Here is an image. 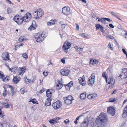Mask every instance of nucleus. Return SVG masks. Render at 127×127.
<instances>
[{
    "instance_id": "1a4fd4ad",
    "label": "nucleus",
    "mask_w": 127,
    "mask_h": 127,
    "mask_svg": "<svg viewBox=\"0 0 127 127\" xmlns=\"http://www.w3.org/2000/svg\"><path fill=\"white\" fill-rule=\"evenodd\" d=\"M91 78L89 79L88 82V85L90 86H92L95 82V76L94 74H92L91 76Z\"/></svg>"
},
{
    "instance_id": "338daca9",
    "label": "nucleus",
    "mask_w": 127,
    "mask_h": 127,
    "mask_svg": "<svg viewBox=\"0 0 127 127\" xmlns=\"http://www.w3.org/2000/svg\"><path fill=\"white\" fill-rule=\"evenodd\" d=\"M3 95L4 97H5L6 95V92H5V90L3 92Z\"/></svg>"
},
{
    "instance_id": "680f3d73",
    "label": "nucleus",
    "mask_w": 127,
    "mask_h": 127,
    "mask_svg": "<svg viewBox=\"0 0 127 127\" xmlns=\"http://www.w3.org/2000/svg\"><path fill=\"white\" fill-rule=\"evenodd\" d=\"M56 22L55 20H50V22L53 23H54V25L55 24V23Z\"/></svg>"
},
{
    "instance_id": "a18cd8bd",
    "label": "nucleus",
    "mask_w": 127,
    "mask_h": 127,
    "mask_svg": "<svg viewBox=\"0 0 127 127\" xmlns=\"http://www.w3.org/2000/svg\"><path fill=\"white\" fill-rule=\"evenodd\" d=\"M106 37L107 38H109L111 39H114V37L110 35H106Z\"/></svg>"
},
{
    "instance_id": "4d7b16f0",
    "label": "nucleus",
    "mask_w": 127,
    "mask_h": 127,
    "mask_svg": "<svg viewBox=\"0 0 127 127\" xmlns=\"http://www.w3.org/2000/svg\"><path fill=\"white\" fill-rule=\"evenodd\" d=\"M104 19H105V20H106L110 22H111L112 21V20H111L109 18H104Z\"/></svg>"
},
{
    "instance_id": "3c124183",
    "label": "nucleus",
    "mask_w": 127,
    "mask_h": 127,
    "mask_svg": "<svg viewBox=\"0 0 127 127\" xmlns=\"http://www.w3.org/2000/svg\"><path fill=\"white\" fill-rule=\"evenodd\" d=\"M31 101L32 102L33 104L37 102L35 98L32 99L31 100Z\"/></svg>"
},
{
    "instance_id": "ddd939ff",
    "label": "nucleus",
    "mask_w": 127,
    "mask_h": 127,
    "mask_svg": "<svg viewBox=\"0 0 127 127\" xmlns=\"http://www.w3.org/2000/svg\"><path fill=\"white\" fill-rule=\"evenodd\" d=\"M71 44L70 42L68 41H66L64 43L63 48L64 49L66 50L71 47Z\"/></svg>"
},
{
    "instance_id": "b1692460",
    "label": "nucleus",
    "mask_w": 127,
    "mask_h": 127,
    "mask_svg": "<svg viewBox=\"0 0 127 127\" xmlns=\"http://www.w3.org/2000/svg\"><path fill=\"white\" fill-rule=\"evenodd\" d=\"M64 100V102L66 104L68 105L70 104H71L72 101H71L68 99L65 98H63Z\"/></svg>"
},
{
    "instance_id": "bf43d9fd",
    "label": "nucleus",
    "mask_w": 127,
    "mask_h": 127,
    "mask_svg": "<svg viewBox=\"0 0 127 127\" xmlns=\"http://www.w3.org/2000/svg\"><path fill=\"white\" fill-rule=\"evenodd\" d=\"M122 50L123 52L126 55L127 54V52L125 50V49L123 48L122 49Z\"/></svg>"
},
{
    "instance_id": "ea45409f",
    "label": "nucleus",
    "mask_w": 127,
    "mask_h": 127,
    "mask_svg": "<svg viewBox=\"0 0 127 127\" xmlns=\"http://www.w3.org/2000/svg\"><path fill=\"white\" fill-rule=\"evenodd\" d=\"M87 112H88L87 111L86 112V113H82L81 115H80L78 117H77L76 118V120L77 121V120H78V119H79V117H80L83 116L84 115V114H85L86 113H87Z\"/></svg>"
},
{
    "instance_id": "c9c22d12",
    "label": "nucleus",
    "mask_w": 127,
    "mask_h": 127,
    "mask_svg": "<svg viewBox=\"0 0 127 127\" xmlns=\"http://www.w3.org/2000/svg\"><path fill=\"white\" fill-rule=\"evenodd\" d=\"M9 70L13 73H15L16 71H17V68L16 67L13 68H9Z\"/></svg>"
},
{
    "instance_id": "864d4df0",
    "label": "nucleus",
    "mask_w": 127,
    "mask_h": 127,
    "mask_svg": "<svg viewBox=\"0 0 127 127\" xmlns=\"http://www.w3.org/2000/svg\"><path fill=\"white\" fill-rule=\"evenodd\" d=\"M24 38L22 37H20L19 39V41H22L24 40Z\"/></svg>"
},
{
    "instance_id": "603ef678",
    "label": "nucleus",
    "mask_w": 127,
    "mask_h": 127,
    "mask_svg": "<svg viewBox=\"0 0 127 127\" xmlns=\"http://www.w3.org/2000/svg\"><path fill=\"white\" fill-rule=\"evenodd\" d=\"M69 120L68 119H66V120H65L64 121V122L66 124H69Z\"/></svg>"
},
{
    "instance_id": "13d9d810",
    "label": "nucleus",
    "mask_w": 127,
    "mask_h": 127,
    "mask_svg": "<svg viewBox=\"0 0 127 127\" xmlns=\"http://www.w3.org/2000/svg\"><path fill=\"white\" fill-rule=\"evenodd\" d=\"M22 56L23 58H27L28 57L27 55L25 53H24L23 54Z\"/></svg>"
},
{
    "instance_id": "e2e57ef3",
    "label": "nucleus",
    "mask_w": 127,
    "mask_h": 127,
    "mask_svg": "<svg viewBox=\"0 0 127 127\" xmlns=\"http://www.w3.org/2000/svg\"><path fill=\"white\" fill-rule=\"evenodd\" d=\"M70 85V87H71L73 86V82L72 81H70L69 83Z\"/></svg>"
},
{
    "instance_id": "39448f33",
    "label": "nucleus",
    "mask_w": 127,
    "mask_h": 127,
    "mask_svg": "<svg viewBox=\"0 0 127 127\" xmlns=\"http://www.w3.org/2000/svg\"><path fill=\"white\" fill-rule=\"evenodd\" d=\"M34 38L37 42H41L43 40L45 37L43 34L36 33L35 34Z\"/></svg>"
},
{
    "instance_id": "8fccbe9b",
    "label": "nucleus",
    "mask_w": 127,
    "mask_h": 127,
    "mask_svg": "<svg viewBox=\"0 0 127 127\" xmlns=\"http://www.w3.org/2000/svg\"><path fill=\"white\" fill-rule=\"evenodd\" d=\"M100 29L101 32L103 33L105 32L104 30V28L101 25V27L100 28Z\"/></svg>"
},
{
    "instance_id": "0e129e2a",
    "label": "nucleus",
    "mask_w": 127,
    "mask_h": 127,
    "mask_svg": "<svg viewBox=\"0 0 127 127\" xmlns=\"http://www.w3.org/2000/svg\"><path fill=\"white\" fill-rule=\"evenodd\" d=\"M76 30L77 31H78L79 30V25L77 24H76Z\"/></svg>"
},
{
    "instance_id": "4c0bfd02",
    "label": "nucleus",
    "mask_w": 127,
    "mask_h": 127,
    "mask_svg": "<svg viewBox=\"0 0 127 127\" xmlns=\"http://www.w3.org/2000/svg\"><path fill=\"white\" fill-rule=\"evenodd\" d=\"M108 47V48H110L111 50H112L113 49V45L111 44L110 42L109 43Z\"/></svg>"
},
{
    "instance_id": "a878e982",
    "label": "nucleus",
    "mask_w": 127,
    "mask_h": 127,
    "mask_svg": "<svg viewBox=\"0 0 127 127\" xmlns=\"http://www.w3.org/2000/svg\"><path fill=\"white\" fill-rule=\"evenodd\" d=\"M21 17L19 15H16L14 16L13 19L16 22L18 20V19H20V18Z\"/></svg>"
},
{
    "instance_id": "5fc2aeb1",
    "label": "nucleus",
    "mask_w": 127,
    "mask_h": 127,
    "mask_svg": "<svg viewBox=\"0 0 127 127\" xmlns=\"http://www.w3.org/2000/svg\"><path fill=\"white\" fill-rule=\"evenodd\" d=\"M47 24L49 26H50L54 25L53 23L50 22H47Z\"/></svg>"
},
{
    "instance_id": "5701e85b",
    "label": "nucleus",
    "mask_w": 127,
    "mask_h": 127,
    "mask_svg": "<svg viewBox=\"0 0 127 127\" xmlns=\"http://www.w3.org/2000/svg\"><path fill=\"white\" fill-rule=\"evenodd\" d=\"M75 48L77 51V52H79V54H80L81 53L82 51L83 50V49L82 48L79 47L78 46H76L75 47Z\"/></svg>"
},
{
    "instance_id": "052dcab7",
    "label": "nucleus",
    "mask_w": 127,
    "mask_h": 127,
    "mask_svg": "<svg viewBox=\"0 0 127 127\" xmlns=\"http://www.w3.org/2000/svg\"><path fill=\"white\" fill-rule=\"evenodd\" d=\"M6 18L4 17H2L0 16V20H5Z\"/></svg>"
},
{
    "instance_id": "2eb2a0df",
    "label": "nucleus",
    "mask_w": 127,
    "mask_h": 127,
    "mask_svg": "<svg viewBox=\"0 0 127 127\" xmlns=\"http://www.w3.org/2000/svg\"><path fill=\"white\" fill-rule=\"evenodd\" d=\"M26 70V68L25 67H19L18 69V72L19 75L22 76Z\"/></svg>"
},
{
    "instance_id": "de8ad7c7",
    "label": "nucleus",
    "mask_w": 127,
    "mask_h": 127,
    "mask_svg": "<svg viewBox=\"0 0 127 127\" xmlns=\"http://www.w3.org/2000/svg\"><path fill=\"white\" fill-rule=\"evenodd\" d=\"M9 88H10V90L11 91L12 93H13L14 91L13 87L11 85H9Z\"/></svg>"
},
{
    "instance_id": "bb28decb",
    "label": "nucleus",
    "mask_w": 127,
    "mask_h": 127,
    "mask_svg": "<svg viewBox=\"0 0 127 127\" xmlns=\"http://www.w3.org/2000/svg\"><path fill=\"white\" fill-rule=\"evenodd\" d=\"M86 93H84L81 94L80 97V98L82 99H84L86 97Z\"/></svg>"
},
{
    "instance_id": "c85d7f7f",
    "label": "nucleus",
    "mask_w": 127,
    "mask_h": 127,
    "mask_svg": "<svg viewBox=\"0 0 127 127\" xmlns=\"http://www.w3.org/2000/svg\"><path fill=\"white\" fill-rule=\"evenodd\" d=\"M63 98H65V99H68L71 101H72V100H74L73 97L71 95H69L67 97H64Z\"/></svg>"
},
{
    "instance_id": "6e6552de",
    "label": "nucleus",
    "mask_w": 127,
    "mask_h": 127,
    "mask_svg": "<svg viewBox=\"0 0 127 127\" xmlns=\"http://www.w3.org/2000/svg\"><path fill=\"white\" fill-rule=\"evenodd\" d=\"M62 12L65 15H69L70 13V8L68 7H64L62 8Z\"/></svg>"
},
{
    "instance_id": "37998d69",
    "label": "nucleus",
    "mask_w": 127,
    "mask_h": 127,
    "mask_svg": "<svg viewBox=\"0 0 127 127\" xmlns=\"http://www.w3.org/2000/svg\"><path fill=\"white\" fill-rule=\"evenodd\" d=\"M70 84L68 83L67 85H65L64 86H65V88L67 90L68 89L69 90L71 87H70Z\"/></svg>"
},
{
    "instance_id": "69168bd1",
    "label": "nucleus",
    "mask_w": 127,
    "mask_h": 127,
    "mask_svg": "<svg viewBox=\"0 0 127 127\" xmlns=\"http://www.w3.org/2000/svg\"><path fill=\"white\" fill-rule=\"evenodd\" d=\"M24 88H22L20 90L21 91H22L21 93L23 94H24L25 92L24 91Z\"/></svg>"
},
{
    "instance_id": "f8f14e48",
    "label": "nucleus",
    "mask_w": 127,
    "mask_h": 127,
    "mask_svg": "<svg viewBox=\"0 0 127 127\" xmlns=\"http://www.w3.org/2000/svg\"><path fill=\"white\" fill-rule=\"evenodd\" d=\"M122 73L120 76L122 78H126L127 77V68H124L122 69Z\"/></svg>"
},
{
    "instance_id": "473e14b6",
    "label": "nucleus",
    "mask_w": 127,
    "mask_h": 127,
    "mask_svg": "<svg viewBox=\"0 0 127 127\" xmlns=\"http://www.w3.org/2000/svg\"><path fill=\"white\" fill-rule=\"evenodd\" d=\"M8 76H6L5 77V76L4 75V77H3V78L2 79V80L3 81H4V82H6L8 81Z\"/></svg>"
},
{
    "instance_id": "774afa93",
    "label": "nucleus",
    "mask_w": 127,
    "mask_h": 127,
    "mask_svg": "<svg viewBox=\"0 0 127 127\" xmlns=\"http://www.w3.org/2000/svg\"><path fill=\"white\" fill-rule=\"evenodd\" d=\"M109 26L111 28H113L114 27V26L112 24H110L109 25Z\"/></svg>"
},
{
    "instance_id": "cd10ccee",
    "label": "nucleus",
    "mask_w": 127,
    "mask_h": 127,
    "mask_svg": "<svg viewBox=\"0 0 127 127\" xmlns=\"http://www.w3.org/2000/svg\"><path fill=\"white\" fill-rule=\"evenodd\" d=\"M35 80V77H33L32 79H31L29 80V82L27 83V84H29L30 83L34 82Z\"/></svg>"
},
{
    "instance_id": "aec40b11",
    "label": "nucleus",
    "mask_w": 127,
    "mask_h": 127,
    "mask_svg": "<svg viewBox=\"0 0 127 127\" xmlns=\"http://www.w3.org/2000/svg\"><path fill=\"white\" fill-rule=\"evenodd\" d=\"M52 99L51 98H47L45 102V104L46 106H47L51 105L50 101H51Z\"/></svg>"
},
{
    "instance_id": "9d476101",
    "label": "nucleus",
    "mask_w": 127,
    "mask_h": 127,
    "mask_svg": "<svg viewBox=\"0 0 127 127\" xmlns=\"http://www.w3.org/2000/svg\"><path fill=\"white\" fill-rule=\"evenodd\" d=\"M107 112L112 116L114 115L115 113V109L114 107L111 106L108 108Z\"/></svg>"
},
{
    "instance_id": "0eeeda50",
    "label": "nucleus",
    "mask_w": 127,
    "mask_h": 127,
    "mask_svg": "<svg viewBox=\"0 0 127 127\" xmlns=\"http://www.w3.org/2000/svg\"><path fill=\"white\" fill-rule=\"evenodd\" d=\"M62 105V102L58 100L54 103L52 106L54 109H57L60 108Z\"/></svg>"
},
{
    "instance_id": "412c9836",
    "label": "nucleus",
    "mask_w": 127,
    "mask_h": 127,
    "mask_svg": "<svg viewBox=\"0 0 127 127\" xmlns=\"http://www.w3.org/2000/svg\"><path fill=\"white\" fill-rule=\"evenodd\" d=\"M52 90H48L46 91V95L49 97H51L52 96Z\"/></svg>"
},
{
    "instance_id": "393cba45",
    "label": "nucleus",
    "mask_w": 127,
    "mask_h": 127,
    "mask_svg": "<svg viewBox=\"0 0 127 127\" xmlns=\"http://www.w3.org/2000/svg\"><path fill=\"white\" fill-rule=\"evenodd\" d=\"M63 86L62 84L58 83L56 85V89L57 90H59L61 89Z\"/></svg>"
},
{
    "instance_id": "6ab92c4d",
    "label": "nucleus",
    "mask_w": 127,
    "mask_h": 127,
    "mask_svg": "<svg viewBox=\"0 0 127 127\" xmlns=\"http://www.w3.org/2000/svg\"><path fill=\"white\" fill-rule=\"evenodd\" d=\"M122 117L123 118H125L127 115V105L124 108V112L122 114Z\"/></svg>"
},
{
    "instance_id": "423d86ee",
    "label": "nucleus",
    "mask_w": 127,
    "mask_h": 127,
    "mask_svg": "<svg viewBox=\"0 0 127 127\" xmlns=\"http://www.w3.org/2000/svg\"><path fill=\"white\" fill-rule=\"evenodd\" d=\"M31 18V15L29 13H27L26 14H25L23 17L22 18V19L23 21V22H27L30 20Z\"/></svg>"
},
{
    "instance_id": "09e8293b",
    "label": "nucleus",
    "mask_w": 127,
    "mask_h": 127,
    "mask_svg": "<svg viewBox=\"0 0 127 127\" xmlns=\"http://www.w3.org/2000/svg\"><path fill=\"white\" fill-rule=\"evenodd\" d=\"M80 35L82 37H86L88 36V35L87 34H85L84 33L81 34Z\"/></svg>"
},
{
    "instance_id": "e433bc0d",
    "label": "nucleus",
    "mask_w": 127,
    "mask_h": 127,
    "mask_svg": "<svg viewBox=\"0 0 127 127\" xmlns=\"http://www.w3.org/2000/svg\"><path fill=\"white\" fill-rule=\"evenodd\" d=\"M35 26L34 25H31L29 28L28 29L30 31H32L35 29Z\"/></svg>"
},
{
    "instance_id": "f03ea898",
    "label": "nucleus",
    "mask_w": 127,
    "mask_h": 127,
    "mask_svg": "<svg viewBox=\"0 0 127 127\" xmlns=\"http://www.w3.org/2000/svg\"><path fill=\"white\" fill-rule=\"evenodd\" d=\"M94 119L91 117H86L84 121H83L81 124L82 127H87L88 125L92 123Z\"/></svg>"
},
{
    "instance_id": "dca6fc26",
    "label": "nucleus",
    "mask_w": 127,
    "mask_h": 127,
    "mask_svg": "<svg viewBox=\"0 0 127 127\" xmlns=\"http://www.w3.org/2000/svg\"><path fill=\"white\" fill-rule=\"evenodd\" d=\"M61 74L64 76L67 75L70 72V71L67 69H63L60 71Z\"/></svg>"
},
{
    "instance_id": "2f4dec72",
    "label": "nucleus",
    "mask_w": 127,
    "mask_h": 127,
    "mask_svg": "<svg viewBox=\"0 0 127 127\" xmlns=\"http://www.w3.org/2000/svg\"><path fill=\"white\" fill-rule=\"evenodd\" d=\"M2 104L4 106L5 108H8L10 107L9 104L7 103L3 102L2 103Z\"/></svg>"
},
{
    "instance_id": "4be33fe9",
    "label": "nucleus",
    "mask_w": 127,
    "mask_h": 127,
    "mask_svg": "<svg viewBox=\"0 0 127 127\" xmlns=\"http://www.w3.org/2000/svg\"><path fill=\"white\" fill-rule=\"evenodd\" d=\"M90 63L91 64H98V61L95 60L91 59Z\"/></svg>"
},
{
    "instance_id": "79ce46f5",
    "label": "nucleus",
    "mask_w": 127,
    "mask_h": 127,
    "mask_svg": "<svg viewBox=\"0 0 127 127\" xmlns=\"http://www.w3.org/2000/svg\"><path fill=\"white\" fill-rule=\"evenodd\" d=\"M101 25L99 24L95 25V27H96V30H98L99 29H100V28L101 27Z\"/></svg>"
},
{
    "instance_id": "f704fd0d",
    "label": "nucleus",
    "mask_w": 127,
    "mask_h": 127,
    "mask_svg": "<svg viewBox=\"0 0 127 127\" xmlns=\"http://www.w3.org/2000/svg\"><path fill=\"white\" fill-rule=\"evenodd\" d=\"M111 14L112 15L116 17L117 19L121 21H122V20L115 13L113 12H111Z\"/></svg>"
},
{
    "instance_id": "7ed1b4c3",
    "label": "nucleus",
    "mask_w": 127,
    "mask_h": 127,
    "mask_svg": "<svg viewBox=\"0 0 127 127\" xmlns=\"http://www.w3.org/2000/svg\"><path fill=\"white\" fill-rule=\"evenodd\" d=\"M32 14L34 18L36 19H39L44 14L42 9L39 8L33 12Z\"/></svg>"
},
{
    "instance_id": "a19ab883",
    "label": "nucleus",
    "mask_w": 127,
    "mask_h": 127,
    "mask_svg": "<svg viewBox=\"0 0 127 127\" xmlns=\"http://www.w3.org/2000/svg\"><path fill=\"white\" fill-rule=\"evenodd\" d=\"M54 119H52L49 121V122L51 124H54L56 123V122Z\"/></svg>"
},
{
    "instance_id": "49530a36",
    "label": "nucleus",
    "mask_w": 127,
    "mask_h": 127,
    "mask_svg": "<svg viewBox=\"0 0 127 127\" xmlns=\"http://www.w3.org/2000/svg\"><path fill=\"white\" fill-rule=\"evenodd\" d=\"M3 77H4V75L3 74L2 72L0 71V78L2 79Z\"/></svg>"
},
{
    "instance_id": "20e7f679",
    "label": "nucleus",
    "mask_w": 127,
    "mask_h": 127,
    "mask_svg": "<svg viewBox=\"0 0 127 127\" xmlns=\"http://www.w3.org/2000/svg\"><path fill=\"white\" fill-rule=\"evenodd\" d=\"M106 81L109 88H113L115 83V80L113 78L110 77Z\"/></svg>"
},
{
    "instance_id": "c03bdc74",
    "label": "nucleus",
    "mask_w": 127,
    "mask_h": 127,
    "mask_svg": "<svg viewBox=\"0 0 127 127\" xmlns=\"http://www.w3.org/2000/svg\"><path fill=\"white\" fill-rule=\"evenodd\" d=\"M7 13H11L12 12V10L11 9L8 8L7 9Z\"/></svg>"
},
{
    "instance_id": "6e6d98bb",
    "label": "nucleus",
    "mask_w": 127,
    "mask_h": 127,
    "mask_svg": "<svg viewBox=\"0 0 127 127\" xmlns=\"http://www.w3.org/2000/svg\"><path fill=\"white\" fill-rule=\"evenodd\" d=\"M48 72L47 71H44L43 72V75L45 76H46L48 74Z\"/></svg>"
},
{
    "instance_id": "f3484780",
    "label": "nucleus",
    "mask_w": 127,
    "mask_h": 127,
    "mask_svg": "<svg viewBox=\"0 0 127 127\" xmlns=\"http://www.w3.org/2000/svg\"><path fill=\"white\" fill-rule=\"evenodd\" d=\"M97 95L95 93H94L92 94H90L88 95V98L90 100L94 99L97 97Z\"/></svg>"
},
{
    "instance_id": "7c9ffc66",
    "label": "nucleus",
    "mask_w": 127,
    "mask_h": 127,
    "mask_svg": "<svg viewBox=\"0 0 127 127\" xmlns=\"http://www.w3.org/2000/svg\"><path fill=\"white\" fill-rule=\"evenodd\" d=\"M102 76L103 78H105L106 81L108 79V76L105 72H103L102 73Z\"/></svg>"
},
{
    "instance_id": "c756f323",
    "label": "nucleus",
    "mask_w": 127,
    "mask_h": 127,
    "mask_svg": "<svg viewBox=\"0 0 127 127\" xmlns=\"http://www.w3.org/2000/svg\"><path fill=\"white\" fill-rule=\"evenodd\" d=\"M97 19H98V21L99 22H101L102 23H104L105 22V19H104V18H99V17H97Z\"/></svg>"
},
{
    "instance_id": "4468645a",
    "label": "nucleus",
    "mask_w": 127,
    "mask_h": 127,
    "mask_svg": "<svg viewBox=\"0 0 127 127\" xmlns=\"http://www.w3.org/2000/svg\"><path fill=\"white\" fill-rule=\"evenodd\" d=\"M79 83L83 86L85 85L86 82L85 77L83 76L82 77L79 78L78 79Z\"/></svg>"
},
{
    "instance_id": "a211bd4d",
    "label": "nucleus",
    "mask_w": 127,
    "mask_h": 127,
    "mask_svg": "<svg viewBox=\"0 0 127 127\" xmlns=\"http://www.w3.org/2000/svg\"><path fill=\"white\" fill-rule=\"evenodd\" d=\"M20 80V78L17 76H13V81L15 84H17Z\"/></svg>"
},
{
    "instance_id": "f257e3e1",
    "label": "nucleus",
    "mask_w": 127,
    "mask_h": 127,
    "mask_svg": "<svg viewBox=\"0 0 127 127\" xmlns=\"http://www.w3.org/2000/svg\"><path fill=\"white\" fill-rule=\"evenodd\" d=\"M96 122H100L102 124L106 123L107 122V118L106 114L105 113H102L96 118Z\"/></svg>"
},
{
    "instance_id": "9b49d317",
    "label": "nucleus",
    "mask_w": 127,
    "mask_h": 127,
    "mask_svg": "<svg viewBox=\"0 0 127 127\" xmlns=\"http://www.w3.org/2000/svg\"><path fill=\"white\" fill-rule=\"evenodd\" d=\"M1 57L4 60L8 61L10 60L9 54L8 52H3L2 53Z\"/></svg>"
},
{
    "instance_id": "58836bf2",
    "label": "nucleus",
    "mask_w": 127,
    "mask_h": 127,
    "mask_svg": "<svg viewBox=\"0 0 127 127\" xmlns=\"http://www.w3.org/2000/svg\"><path fill=\"white\" fill-rule=\"evenodd\" d=\"M117 100V99L115 98H112L109 99V102H113Z\"/></svg>"
},
{
    "instance_id": "72a5a7b5",
    "label": "nucleus",
    "mask_w": 127,
    "mask_h": 127,
    "mask_svg": "<svg viewBox=\"0 0 127 127\" xmlns=\"http://www.w3.org/2000/svg\"><path fill=\"white\" fill-rule=\"evenodd\" d=\"M18 24L20 25L22 24L23 22V21L21 17L20 19H18V20L16 22Z\"/></svg>"
}]
</instances>
